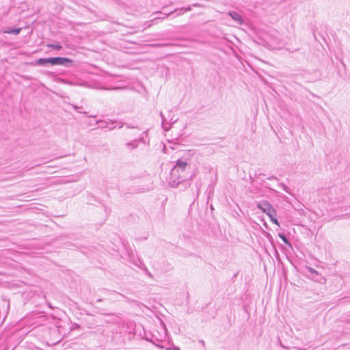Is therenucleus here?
<instances>
[{
  "mask_svg": "<svg viewBox=\"0 0 350 350\" xmlns=\"http://www.w3.org/2000/svg\"><path fill=\"white\" fill-rule=\"evenodd\" d=\"M230 15L232 17L234 20L238 21L239 23H241V19L239 14L236 13H230Z\"/></svg>",
  "mask_w": 350,
  "mask_h": 350,
  "instance_id": "obj_4",
  "label": "nucleus"
},
{
  "mask_svg": "<svg viewBox=\"0 0 350 350\" xmlns=\"http://www.w3.org/2000/svg\"><path fill=\"white\" fill-rule=\"evenodd\" d=\"M48 46L57 50L62 49V46L58 44H48Z\"/></svg>",
  "mask_w": 350,
  "mask_h": 350,
  "instance_id": "obj_5",
  "label": "nucleus"
},
{
  "mask_svg": "<svg viewBox=\"0 0 350 350\" xmlns=\"http://www.w3.org/2000/svg\"><path fill=\"white\" fill-rule=\"evenodd\" d=\"M72 60L66 57H50L41 58L37 61V64L43 65L44 64H51V65H67L71 64Z\"/></svg>",
  "mask_w": 350,
  "mask_h": 350,
  "instance_id": "obj_1",
  "label": "nucleus"
},
{
  "mask_svg": "<svg viewBox=\"0 0 350 350\" xmlns=\"http://www.w3.org/2000/svg\"><path fill=\"white\" fill-rule=\"evenodd\" d=\"M258 208L262 210V211L263 213H267L269 216L271 220L274 224L279 226L278 221L275 219L276 212H275V209L272 207V206L269 202H267L266 201H262L258 204Z\"/></svg>",
  "mask_w": 350,
  "mask_h": 350,
  "instance_id": "obj_2",
  "label": "nucleus"
},
{
  "mask_svg": "<svg viewBox=\"0 0 350 350\" xmlns=\"http://www.w3.org/2000/svg\"><path fill=\"white\" fill-rule=\"evenodd\" d=\"M180 167L184 168L187 165L185 162H178L177 164Z\"/></svg>",
  "mask_w": 350,
  "mask_h": 350,
  "instance_id": "obj_6",
  "label": "nucleus"
},
{
  "mask_svg": "<svg viewBox=\"0 0 350 350\" xmlns=\"http://www.w3.org/2000/svg\"><path fill=\"white\" fill-rule=\"evenodd\" d=\"M21 30V28H18V29H12V30H6L4 31V33H8V34L14 33V34L17 35L20 33Z\"/></svg>",
  "mask_w": 350,
  "mask_h": 350,
  "instance_id": "obj_3",
  "label": "nucleus"
}]
</instances>
